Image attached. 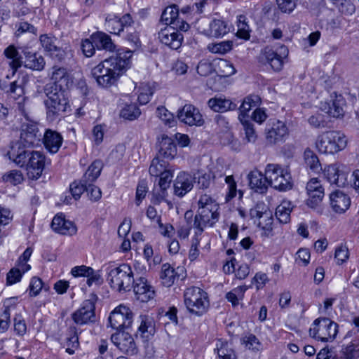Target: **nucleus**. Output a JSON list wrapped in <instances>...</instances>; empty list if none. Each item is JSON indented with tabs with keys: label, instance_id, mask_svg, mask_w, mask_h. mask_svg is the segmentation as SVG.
Wrapping results in <instances>:
<instances>
[{
	"label": "nucleus",
	"instance_id": "nucleus-1",
	"mask_svg": "<svg viewBox=\"0 0 359 359\" xmlns=\"http://www.w3.org/2000/svg\"><path fill=\"white\" fill-rule=\"evenodd\" d=\"M0 89L2 90L10 98L18 100L22 98L25 101L24 81L17 79L10 83L5 81H0ZM18 109L26 118L27 123H24L21 127L20 140L14 143L8 152L9 159L15 165L23 167L26 162V148L34 146L40 140L41 135L39 134L37 125L30 120L24 102H18Z\"/></svg>",
	"mask_w": 359,
	"mask_h": 359
},
{
	"label": "nucleus",
	"instance_id": "nucleus-2",
	"mask_svg": "<svg viewBox=\"0 0 359 359\" xmlns=\"http://www.w3.org/2000/svg\"><path fill=\"white\" fill-rule=\"evenodd\" d=\"M132 54L130 50H118L116 54L92 68V77L95 79L97 85L102 88L116 85L128 68Z\"/></svg>",
	"mask_w": 359,
	"mask_h": 359
},
{
	"label": "nucleus",
	"instance_id": "nucleus-3",
	"mask_svg": "<svg viewBox=\"0 0 359 359\" xmlns=\"http://www.w3.org/2000/svg\"><path fill=\"white\" fill-rule=\"evenodd\" d=\"M219 204L210 196L201 195L198 201V210L193 219L196 235H201L207 227H213L220 217Z\"/></svg>",
	"mask_w": 359,
	"mask_h": 359
},
{
	"label": "nucleus",
	"instance_id": "nucleus-4",
	"mask_svg": "<svg viewBox=\"0 0 359 359\" xmlns=\"http://www.w3.org/2000/svg\"><path fill=\"white\" fill-rule=\"evenodd\" d=\"M44 93L47 99L44 100L47 117L53 121L70 107L67 89L57 88L55 84H46Z\"/></svg>",
	"mask_w": 359,
	"mask_h": 359
},
{
	"label": "nucleus",
	"instance_id": "nucleus-5",
	"mask_svg": "<svg viewBox=\"0 0 359 359\" xmlns=\"http://www.w3.org/2000/svg\"><path fill=\"white\" fill-rule=\"evenodd\" d=\"M107 281L111 287L118 292L130 291L135 283L134 275L130 265L123 264L114 267L107 268Z\"/></svg>",
	"mask_w": 359,
	"mask_h": 359
},
{
	"label": "nucleus",
	"instance_id": "nucleus-6",
	"mask_svg": "<svg viewBox=\"0 0 359 359\" xmlns=\"http://www.w3.org/2000/svg\"><path fill=\"white\" fill-rule=\"evenodd\" d=\"M347 144V138L339 131L329 130L320 135L316 147L322 154H334L343 150Z\"/></svg>",
	"mask_w": 359,
	"mask_h": 359
},
{
	"label": "nucleus",
	"instance_id": "nucleus-7",
	"mask_svg": "<svg viewBox=\"0 0 359 359\" xmlns=\"http://www.w3.org/2000/svg\"><path fill=\"white\" fill-rule=\"evenodd\" d=\"M184 304L191 313L202 316L209 306L207 293L198 287H188L184 293Z\"/></svg>",
	"mask_w": 359,
	"mask_h": 359
},
{
	"label": "nucleus",
	"instance_id": "nucleus-8",
	"mask_svg": "<svg viewBox=\"0 0 359 359\" xmlns=\"http://www.w3.org/2000/svg\"><path fill=\"white\" fill-rule=\"evenodd\" d=\"M338 332V325L328 318L316 319L309 329L313 338L323 342L332 341Z\"/></svg>",
	"mask_w": 359,
	"mask_h": 359
},
{
	"label": "nucleus",
	"instance_id": "nucleus-9",
	"mask_svg": "<svg viewBox=\"0 0 359 359\" xmlns=\"http://www.w3.org/2000/svg\"><path fill=\"white\" fill-rule=\"evenodd\" d=\"M26 162L23 166H25L27 175L29 179L32 180H38L42 175L46 164L50 163L46 156L41 151H26Z\"/></svg>",
	"mask_w": 359,
	"mask_h": 359
},
{
	"label": "nucleus",
	"instance_id": "nucleus-10",
	"mask_svg": "<svg viewBox=\"0 0 359 359\" xmlns=\"http://www.w3.org/2000/svg\"><path fill=\"white\" fill-rule=\"evenodd\" d=\"M109 322L110 326L117 331L128 328L133 322V313L128 307L120 305L110 313Z\"/></svg>",
	"mask_w": 359,
	"mask_h": 359
},
{
	"label": "nucleus",
	"instance_id": "nucleus-11",
	"mask_svg": "<svg viewBox=\"0 0 359 359\" xmlns=\"http://www.w3.org/2000/svg\"><path fill=\"white\" fill-rule=\"evenodd\" d=\"M112 343L123 353L129 355H136L138 348L133 336L127 332L118 330L111 334Z\"/></svg>",
	"mask_w": 359,
	"mask_h": 359
},
{
	"label": "nucleus",
	"instance_id": "nucleus-12",
	"mask_svg": "<svg viewBox=\"0 0 359 359\" xmlns=\"http://www.w3.org/2000/svg\"><path fill=\"white\" fill-rule=\"evenodd\" d=\"M308 198L306 205L313 209L318 208L325 196V189L322 182L318 178H311L306 184Z\"/></svg>",
	"mask_w": 359,
	"mask_h": 359
},
{
	"label": "nucleus",
	"instance_id": "nucleus-13",
	"mask_svg": "<svg viewBox=\"0 0 359 359\" xmlns=\"http://www.w3.org/2000/svg\"><path fill=\"white\" fill-rule=\"evenodd\" d=\"M262 53L271 68L278 72L282 69L283 60L287 57L289 51L285 45H280L275 50L266 47Z\"/></svg>",
	"mask_w": 359,
	"mask_h": 359
},
{
	"label": "nucleus",
	"instance_id": "nucleus-14",
	"mask_svg": "<svg viewBox=\"0 0 359 359\" xmlns=\"http://www.w3.org/2000/svg\"><path fill=\"white\" fill-rule=\"evenodd\" d=\"M160 41L173 50L179 49L183 41V35L175 27L166 26L158 34Z\"/></svg>",
	"mask_w": 359,
	"mask_h": 359
},
{
	"label": "nucleus",
	"instance_id": "nucleus-15",
	"mask_svg": "<svg viewBox=\"0 0 359 359\" xmlns=\"http://www.w3.org/2000/svg\"><path fill=\"white\" fill-rule=\"evenodd\" d=\"M177 117L180 121L191 126H201L204 123L198 109L190 104H185L178 110Z\"/></svg>",
	"mask_w": 359,
	"mask_h": 359
},
{
	"label": "nucleus",
	"instance_id": "nucleus-16",
	"mask_svg": "<svg viewBox=\"0 0 359 359\" xmlns=\"http://www.w3.org/2000/svg\"><path fill=\"white\" fill-rule=\"evenodd\" d=\"M288 133L286 124L279 120L271 121L266 128V138L270 144L283 142Z\"/></svg>",
	"mask_w": 359,
	"mask_h": 359
},
{
	"label": "nucleus",
	"instance_id": "nucleus-17",
	"mask_svg": "<svg viewBox=\"0 0 359 359\" xmlns=\"http://www.w3.org/2000/svg\"><path fill=\"white\" fill-rule=\"evenodd\" d=\"M74 321L79 325L94 321L95 304L93 299L85 300L81 308L72 314Z\"/></svg>",
	"mask_w": 359,
	"mask_h": 359
},
{
	"label": "nucleus",
	"instance_id": "nucleus-18",
	"mask_svg": "<svg viewBox=\"0 0 359 359\" xmlns=\"http://www.w3.org/2000/svg\"><path fill=\"white\" fill-rule=\"evenodd\" d=\"M133 285L137 300L142 302H147L154 297L155 291L153 287L148 284L145 278L140 277L135 280Z\"/></svg>",
	"mask_w": 359,
	"mask_h": 359
},
{
	"label": "nucleus",
	"instance_id": "nucleus-19",
	"mask_svg": "<svg viewBox=\"0 0 359 359\" xmlns=\"http://www.w3.org/2000/svg\"><path fill=\"white\" fill-rule=\"evenodd\" d=\"M194 178L186 172H180L174 183V193L176 196L182 197L190 191L194 187Z\"/></svg>",
	"mask_w": 359,
	"mask_h": 359
},
{
	"label": "nucleus",
	"instance_id": "nucleus-20",
	"mask_svg": "<svg viewBox=\"0 0 359 359\" xmlns=\"http://www.w3.org/2000/svg\"><path fill=\"white\" fill-rule=\"evenodd\" d=\"M57 41L55 37L48 34H42L40 36V43L44 50L48 52L51 57L61 61L64 59L65 53L63 49L57 46Z\"/></svg>",
	"mask_w": 359,
	"mask_h": 359
},
{
	"label": "nucleus",
	"instance_id": "nucleus-21",
	"mask_svg": "<svg viewBox=\"0 0 359 359\" xmlns=\"http://www.w3.org/2000/svg\"><path fill=\"white\" fill-rule=\"evenodd\" d=\"M49 75L53 81L49 84H55L57 88L67 89L69 84L72 83L70 75L65 67L53 66Z\"/></svg>",
	"mask_w": 359,
	"mask_h": 359
},
{
	"label": "nucleus",
	"instance_id": "nucleus-22",
	"mask_svg": "<svg viewBox=\"0 0 359 359\" xmlns=\"http://www.w3.org/2000/svg\"><path fill=\"white\" fill-rule=\"evenodd\" d=\"M330 203L334 212L343 213L348 209L351 199L346 194L338 190L330 194Z\"/></svg>",
	"mask_w": 359,
	"mask_h": 359
},
{
	"label": "nucleus",
	"instance_id": "nucleus-23",
	"mask_svg": "<svg viewBox=\"0 0 359 359\" xmlns=\"http://www.w3.org/2000/svg\"><path fill=\"white\" fill-rule=\"evenodd\" d=\"M51 227L54 231L62 235H74L76 232L74 223L66 220L62 215H57L53 217Z\"/></svg>",
	"mask_w": 359,
	"mask_h": 359
},
{
	"label": "nucleus",
	"instance_id": "nucleus-24",
	"mask_svg": "<svg viewBox=\"0 0 359 359\" xmlns=\"http://www.w3.org/2000/svg\"><path fill=\"white\" fill-rule=\"evenodd\" d=\"M177 154V145L174 140L171 137L163 135L159 142L158 156L172 160L176 156Z\"/></svg>",
	"mask_w": 359,
	"mask_h": 359
},
{
	"label": "nucleus",
	"instance_id": "nucleus-25",
	"mask_svg": "<svg viewBox=\"0 0 359 359\" xmlns=\"http://www.w3.org/2000/svg\"><path fill=\"white\" fill-rule=\"evenodd\" d=\"M250 187L255 192L264 194L267 191L268 183L265 175L255 169L248 175Z\"/></svg>",
	"mask_w": 359,
	"mask_h": 359
},
{
	"label": "nucleus",
	"instance_id": "nucleus-26",
	"mask_svg": "<svg viewBox=\"0 0 359 359\" xmlns=\"http://www.w3.org/2000/svg\"><path fill=\"white\" fill-rule=\"evenodd\" d=\"M340 165L338 163L331 164L324 170V175L330 184L342 187L346 184V175L340 170Z\"/></svg>",
	"mask_w": 359,
	"mask_h": 359
},
{
	"label": "nucleus",
	"instance_id": "nucleus-27",
	"mask_svg": "<svg viewBox=\"0 0 359 359\" xmlns=\"http://www.w3.org/2000/svg\"><path fill=\"white\" fill-rule=\"evenodd\" d=\"M63 138L62 135L50 129L46 130L43 135V144L45 148L51 154H55L62 146Z\"/></svg>",
	"mask_w": 359,
	"mask_h": 359
},
{
	"label": "nucleus",
	"instance_id": "nucleus-28",
	"mask_svg": "<svg viewBox=\"0 0 359 359\" xmlns=\"http://www.w3.org/2000/svg\"><path fill=\"white\" fill-rule=\"evenodd\" d=\"M208 107L215 112H225L229 110H234L237 105L229 99L222 97L210 98L208 102Z\"/></svg>",
	"mask_w": 359,
	"mask_h": 359
},
{
	"label": "nucleus",
	"instance_id": "nucleus-29",
	"mask_svg": "<svg viewBox=\"0 0 359 359\" xmlns=\"http://www.w3.org/2000/svg\"><path fill=\"white\" fill-rule=\"evenodd\" d=\"M91 39L99 50L103 49L110 52L116 50V45L112 42L111 37L104 32H97L92 34Z\"/></svg>",
	"mask_w": 359,
	"mask_h": 359
},
{
	"label": "nucleus",
	"instance_id": "nucleus-30",
	"mask_svg": "<svg viewBox=\"0 0 359 359\" xmlns=\"http://www.w3.org/2000/svg\"><path fill=\"white\" fill-rule=\"evenodd\" d=\"M155 333V326L153 320L146 316H141V323L138 327L136 336H140L145 341L149 340Z\"/></svg>",
	"mask_w": 359,
	"mask_h": 359
},
{
	"label": "nucleus",
	"instance_id": "nucleus-31",
	"mask_svg": "<svg viewBox=\"0 0 359 359\" xmlns=\"http://www.w3.org/2000/svg\"><path fill=\"white\" fill-rule=\"evenodd\" d=\"M6 58L11 60L9 66L13 69V75L22 65V57L14 45L8 46L4 51Z\"/></svg>",
	"mask_w": 359,
	"mask_h": 359
},
{
	"label": "nucleus",
	"instance_id": "nucleus-32",
	"mask_svg": "<svg viewBox=\"0 0 359 359\" xmlns=\"http://www.w3.org/2000/svg\"><path fill=\"white\" fill-rule=\"evenodd\" d=\"M102 168L103 163L102 161H94L83 175L82 182H86L87 184L90 185L93 184L100 176Z\"/></svg>",
	"mask_w": 359,
	"mask_h": 359
},
{
	"label": "nucleus",
	"instance_id": "nucleus-33",
	"mask_svg": "<svg viewBox=\"0 0 359 359\" xmlns=\"http://www.w3.org/2000/svg\"><path fill=\"white\" fill-rule=\"evenodd\" d=\"M160 278L162 284L165 287H170L174 284L176 278H178L177 272L170 266L165 263L161 266Z\"/></svg>",
	"mask_w": 359,
	"mask_h": 359
},
{
	"label": "nucleus",
	"instance_id": "nucleus-34",
	"mask_svg": "<svg viewBox=\"0 0 359 359\" xmlns=\"http://www.w3.org/2000/svg\"><path fill=\"white\" fill-rule=\"evenodd\" d=\"M293 206L290 201H283L276 210V217L280 223L287 224L290 221V213Z\"/></svg>",
	"mask_w": 359,
	"mask_h": 359
},
{
	"label": "nucleus",
	"instance_id": "nucleus-35",
	"mask_svg": "<svg viewBox=\"0 0 359 359\" xmlns=\"http://www.w3.org/2000/svg\"><path fill=\"white\" fill-rule=\"evenodd\" d=\"M226 22L222 20H213L209 26V34L213 37H221L229 32Z\"/></svg>",
	"mask_w": 359,
	"mask_h": 359
},
{
	"label": "nucleus",
	"instance_id": "nucleus-36",
	"mask_svg": "<svg viewBox=\"0 0 359 359\" xmlns=\"http://www.w3.org/2000/svg\"><path fill=\"white\" fill-rule=\"evenodd\" d=\"M283 169L278 164H268L265 168V176L268 183L272 187H277V180L282 175Z\"/></svg>",
	"mask_w": 359,
	"mask_h": 359
},
{
	"label": "nucleus",
	"instance_id": "nucleus-37",
	"mask_svg": "<svg viewBox=\"0 0 359 359\" xmlns=\"http://www.w3.org/2000/svg\"><path fill=\"white\" fill-rule=\"evenodd\" d=\"M161 157L156 156L155 157L151 163L149 172L150 175L153 177H158L159 175L164 173V172L170 170L168 168V163L163 159L160 158Z\"/></svg>",
	"mask_w": 359,
	"mask_h": 359
},
{
	"label": "nucleus",
	"instance_id": "nucleus-38",
	"mask_svg": "<svg viewBox=\"0 0 359 359\" xmlns=\"http://www.w3.org/2000/svg\"><path fill=\"white\" fill-rule=\"evenodd\" d=\"M179 10L176 6L172 5L165 8L161 15V21L166 25L177 24L178 21Z\"/></svg>",
	"mask_w": 359,
	"mask_h": 359
},
{
	"label": "nucleus",
	"instance_id": "nucleus-39",
	"mask_svg": "<svg viewBox=\"0 0 359 359\" xmlns=\"http://www.w3.org/2000/svg\"><path fill=\"white\" fill-rule=\"evenodd\" d=\"M237 28L236 35L238 37L245 40L250 39V29L245 15H240L238 16Z\"/></svg>",
	"mask_w": 359,
	"mask_h": 359
},
{
	"label": "nucleus",
	"instance_id": "nucleus-40",
	"mask_svg": "<svg viewBox=\"0 0 359 359\" xmlns=\"http://www.w3.org/2000/svg\"><path fill=\"white\" fill-rule=\"evenodd\" d=\"M155 91L154 84L149 83H143L140 86V93L138 95V101L141 104H147L152 95Z\"/></svg>",
	"mask_w": 359,
	"mask_h": 359
},
{
	"label": "nucleus",
	"instance_id": "nucleus-41",
	"mask_svg": "<svg viewBox=\"0 0 359 359\" xmlns=\"http://www.w3.org/2000/svg\"><path fill=\"white\" fill-rule=\"evenodd\" d=\"M239 121L243 126L246 141L248 142H255L257 140V135L254 128L253 123L248 119H244V116L243 115L240 116Z\"/></svg>",
	"mask_w": 359,
	"mask_h": 359
},
{
	"label": "nucleus",
	"instance_id": "nucleus-42",
	"mask_svg": "<svg viewBox=\"0 0 359 359\" xmlns=\"http://www.w3.org/2000/svg\"><path fill=\"white\" fill-rule=\"evenodd\" d=\"M140 114L141 111L135 103L126 104L120 112V116L122 118L130 121L137 118Z\"/></svg>",
	"mask_w": 359,
	"mask_h": 359
},
{
	"label": "nucleus",
	"instance_id": "nucleus-43",
	"mask_svg": "<svg viewBox=\"0 0 359 359\" xmlns=\"http://www.w3.org/2000/svg\"><path fill=\"white\" fill-rule=\"evenodd\" d=\"M248 289L246 285L238 286L226 294V298L230 302L233 306H236L239 303V300H242L244 297L245 291Z\"/></svg>",
	"mask_w": 359,
	"mask_h": 359
},
{
	"label": "nucleus",
	"instance_id": "nucleus-44",
	"mask_svg": "<svg viewBox=\"0 0 359 359\" xmlns=\"http://www.w3.org/2000/svg\"><path fill=\"white\" fill-rule=\"evenodd\" d=\"M292 187V182L291 175L287 170H283L282 175H280L278 178L277 187H274L273 188L280 191H285L291 189Z\"/></svg>",
	"mask_w": 359,
	"mask_h": 359
},
{
	"label": "nucleus",
	"instance_id": "nucleus-45",
	"mask_svg": "<svg viewBox=\"0 0 359 359\" xmlns=\"http://www.w3.org/2000/svg\"><path fill=\"white\" fill-rule=\"evenodd\" d=\"M25 66L34 70H42L45 66V61L41 56L31 54L26 57Z\"/></svg>",
	"mask_w": 359,
	"mask_h": 359
},
{
	"label": "nucleus",
	"instance_id": "nucleus-46",
	"mask_svg": "<svg viewBox=\"0 0 359 359\" xmlns=\"http://www.w3.org/2000/svg\"><path fill=\"white\" fill-rule=\"evenodd\" d=\"M157 116L169 128L174 127L176 124L175 118L165 107L161 106L156 109Z\"/></svg>",
	"mask_w": 359,
	"mask_h": 359
},
{
	"label": "nucleus",
	"instance_id": "nucleus-47",
	"mask_svg": "<svg viewBox=\"0 0 359 359\" xmlns=\"http://www.w3.org/2000/svg\"><path fill=\"white\" fill-rule=\"evenodd\" d=\"M236 72L233 65L226 60H220L217 64V73L220 76L228 77Z\"/></svg>",
	"mask_w": 359,
	"mask_h": 359
},
{
	"label": "nucleus",
	"instance_id": "nucleus-48",
	"mask_svg": "<svg viewBox=\"0 0 359 359\" xmlns=\"http://www.w3.org/2000/svg\"><path fill=\"white\" fill-rule=\"evenodd\" d=\"M233 42L231 41H224L217 43L208 45V50L213 53L225 54L232 49Z\"/></svg>",
	"mask_w": 359,
	"mask_h": 359
},
{
	"label": "nucleus",
	"instance_id": "nucleus-49",
	"mask_svg": "<svg viewBox=\"0 0 359 359\" xmlns=\"http://www.w3.org/2000/svg\"><path fill=\"white\" fill-rule=\"evenodd\" d=\"M105 27L110 33L114 34H120L124 30L118 17H107Z\"/></svg>",
	"mask_w": 359,
	"mask_h": 359
},
{
	"label": "nucleus",
	"instance_id": "nucleus-50",
	"mask_svg": "<svg viewBox=\"0 0 359 359\" xmlns=\"http://www.w3.org/2000/svg\"><path fill=\"white\" fill-rule=\"evenodd\" d=\"M257 100L258 97L257 96H248L244 99L242 104L239 107V120L240 116L242 115L244 116V119H248L247 114L252 109V107L255 106V103L257 102Z\"/></svg>",
	"mask_w": 359,
	"mask_h": 359
},
{
	"label": "nucleus",
	"instance_id": "nucleus-51",
	"mask_svg": "<svg viewBox=\"0 0 359 359\" xmlns=\"http://www.w3.org/2000/svg\"><path fill=\"white\" fill-rule=\"evenodd\" d=\"M87 182H82V179L79 182H74L70 184V192L75 200L80 198L81 194L85 191H88Z\"/></svg>",
	"mask_w": 359,
	"mask_h": 359
},
{
	"label": "nucleus",
	"instance_id": "nucleus-52",
	"mask_svg": "<svg viewBox=\"0 0 359 359\" xmlns=\"http://www.w3.org/2000/svg\"><path fill=\"white\" fill-rule=\"evenodd\" d=\"M304 159L306 164L311 170L318 171L320 169L318 158L312 151L307 149L304 151Z\"/></svg>",
	"mask_w": 359,
	"mask_h": 359
},
{
	"label": "nucleus",
	"instance_id": "nucleus-53",
	"mask_svg": "<svg viewBox=\"0 0 359 359\" xmlns=\"http://www.w3.org/2000/svg\"><path fill=\"white\" fill-rule=\"evenodd\" d=\"M330 116L339 118L343 116L344 111L343 109V101L341 99H336L332 102L329 105L328 110L327 111Z\"/></svg>",
	"mask_w": 359,
	"mask_h": 359
},
{
	"label": "nucleus",
	"instance_id": "nucleus-54",
	"mask_svg": "<svg viewBox=\"0 0 359 359\" xmlns=\"http://www.w3.org/2000/svg\"><path fill=\"white\" fill-rule=\"evenodd\" d=\"M349 257V252L348 248L343 244L339 245L334 252V258L337 260V264L340 265L347 261Z\"/></svg>",
	"mask_w": 359,
	"mask_h": 359
},
{
	"label": "nucleus",
	"instance_id": "nucleus-55",
	"mask_svg": "<svg viewBox=\"0 0 359 359\" xmlns=\"http://www.w3.org/2000/svg\"><path fill=\"white\" fill-rule=\"evenodd\" d=\"M266 214H271V212L266 210V208L264 203H257L255 208L250 210V217L252 218H258L259 221L266 219Z\"/></svg>",
	"mask_w": 359,
	"mask_h": 359
},
{
	"label": "nucleus",
	"instance_id": "nucleus-56",
	"mask_svg": "<svg viewBox=\"0 0 359 359\" xmlns=\"http://www.w3.org/2000/svg\"><path fill=\"white\" fill-rule=\"evenodd\" d=\"M272 224L273 217L271 214H266V219H264V220H259L258 222V226L263 230V235L266 237L272 236Z\"/></svg>",
	"mask_w": 359,
	"mask_h": 359
},
{
	"label": "nucleus",
	"instance_id": "nucleus-57",
	"mask_svg": "<svg viewBox=\"0 0 359 359\" xmlns=\"http://www.w3.org/2000/svg\"><path fill=\"white\" fill-rule=\"evenodd\" d=\"M3 178L4 181L10 182L13 185L20 184L24 180L22 172L17 170H11L6 174Z\"/></svg>",
	"mask_w": 359,
	"mask_h": 359
},
{
	"label": "nucleus",
	"instance_id": "nucleus-58",
	"mask_svg": "<svg viewBox=\"0 0 359 359\" xmlns=\"http://www.w3.org/2000/svg\"><path fill=\"white\" fill-rule=\"evenodd\" d=\"M193 216L192 211H187L184 214V218L187 219V222L189 224L190 226L189 227H184L182 226L180 227L177 231L178 236L180 238L185 239L188 238L189 233H190V229L192 228L191 224H193V219H191Z\"/></svg>",
	"mask_w": 359,
	"mask_h": 359
},
{
	"label": "nucleus",
	"instance_id": "nucleus-59",
	"mask_svg": "<svg viewBox=\"0 0 359 359\" xmlns=\"http://www.w3.org/2000/svg\"><path fill=\"white\" fill-rule=\"evenodd\" d=\"M225 182L228 185V193L226 196L227 201L233 198L236 196L237 193V184L233 177V175H228L225 177Z\"/></svg>",
	"mask_w": 359,
	"mask_h": 359
},
{
	"label": "nucleus",
	"instance_id": "nucleus-60",
	"mask_svg": "<svg viewBox=\"0 0 359 359\" xmlns=\"http://www.w3.org/2000/svg\"><path fill=\"white\" fill-rule=\"evenodd\" d=\"M158 177H159L158 186L163 189H168L170 187V183L173 177L172 170L170 169L165 171Z\"/></svg>",
	"mask_w": 359,
	"mask_h": 359
},
{
	"label": "nucleus",
	"instance_id": "nucleus-61",
	"mask_svg": "<svg viewBox=\"0 0 359 359\" xmlns=\"http://www.w3.org/2000/svg\"><path fill=\"white\" fill-rule=\"evenodd\" d=\"M22 276V273L19 268H13L11 269L6 276V283L7 285H11L19 281H20Z\"/></svg>",
	"mask_w": 359,
	"mask_h": 359
},
{
	"label": "nucleus",
	"instance_id": "nucleus-62",
	"mask_svg": "<svg viewBox=\"0 0 359 359\" xmlns=\"http://www.w3.org/2000/svg\"><path fill=\"white\" fill-rule=\"evenodd\" d=\"M243 344L250 350H259L260 343L254 334H248L242 339Z\"/></svg>",
	"mask_w": 359,
	"mask_h": 359
},
{
	"label": "nucleus",
	"instance_id": "nucleus-63",
	"mask_svg": "<svg viewBox=\"0 0 359 359\" xmlns=\"http://www.w3.org/2000/svg\"><path fill=\"white\" fill-rule=\"evenodd\" d=\"M278 8L283 13H291L297 6L296 0H276Z\"/></svg>",
	"mask_w": 359,
	"mask_h": 359
},
{
	"label": "nucleus",
	"instance_id": "nucleus-64",
	"mask_svg": "<svg viewBox=\"0 0 359 359\" xmlns=\"http://www.w3.org/2000/svg\"><path fill=\"white\" fill-rule=\"evenodd\" d=\"M310 252L306 248H300L297 252L295 261L298 264L306 266L310 260Z\"/></svg>",
	"mask_w": 359,
	"mask_h": 359
}]
</instances>
